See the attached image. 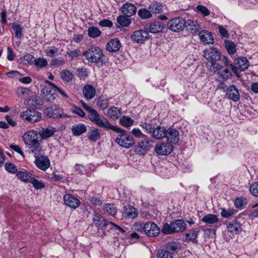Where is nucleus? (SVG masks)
Masks as SVG:
<instances>
[{"mask_svg":"<svg viewBox=\"0 0 258 258\" xmlns=\"http://www.w3.org/2000/svg\"><path fill=\"white\" fill-rule=\"evenodd\" d=\"M80 103L83 108L88 112V117L94 124L106 131L111 130L115 133L119 132L121 131L119 127L111 124L107 118L99 114L95 109L90 107L85 102L81 100Z\"/></svg>","mask_w":258,"mask_h":258,"instance_id":"nucleus-1","label":"nucleus"},{"mask_svg":"<svg viewBox=\"0 0 258 258\" xmlns=\"http://www.w3.org/2000/svg\"><path fill=\"white\" fill-rule=\"evenodd\" d=\"M83 55L89 62L95 63L98 67H102L108 60L102 49L97 46L91 47L84 51Z\"/></svg>","mask_w":258,"mask_h":258,"instance_id":"nucleus-2","label":"nucleus"},{"mask_svg":"<svg viewBox=\"0 0 258 258\" xmlns=\"http://www.w3.org/2000/svg\"><path fill=\"white\" fill-rule=\"evenodd\" d=\"M186 225L185 222L181 219L174 220L170 224L165 223L161 229V232L165 234H170L175 232H181L185 230Z\"/></svg>","mask_w":258,"mask_h":258,"instance_id":"nucleus-3","label":"nucleus"},{"mask_svg":"<svg viewBox=\"0 0 258 258\" xmlns=\"http://www.w3.org/2000/svg\"><path fill=\"white\" fill-rule=\"evenodd\" d=\"M204 56L211 63L217 61H223L225 67L229 65L227 58L223 55L221 56L220 51L216 48L211 47L204 50Z\"/></svg>","mask_w":258,"mask_h":258,"instance_id":"nucleus-4","label":"nucleus"},{"mask_svg":"<svg viewBox=\"0 0 258 258\" xmlns=\"http://www.w3.org/2000/svg\"><path fill=\"white\" fill-rule=\"evenodd\" d=\"M141 126L147 133L156 139H162L166 136V129L163 126L157 125L155 127L147 122H142Z\"/></svg>","mask_w":258,"mask_h":258,"instance_id":"nucleus-5","label":"nucleus"},{"mask_svg":"<svg viewBox=\"0 0 258 258\" xmlns=\"http://www.w3.org/2000/svg\"><path fill=\"white\" fill-rule=\"evenodd\" d=\"M121 131L117 133L120 135L115 139V142L120 146L125 148H129L134 145V139L131 135L126 133L124 130L119 128Z\"/></svg>","mask_w":258,"mask_h":258,"instance_id":"nucleus-6","label":"nucleus"},{"mask_svg":"<svg viewBox=\"0 0 258 258\" xmlns=\"http://www.w3.org/2000/svg\"><path fill=\"white\" fill-rule=\"evenodd\" d=\"M186 26V22L181 17H175L170 19L167 24V28L172 32H178L183 30Z\"/></svg>","mask_w":258,"mask_h":258,"instance_id":"nucleus-7","label":"nucleus"},{"mask_svg":"<svg viewBox=\"0 0 258 258\" xmlns=\"http://www.w3.org/2000/svg\"><path fill=\"white\" fill-rule=\"evenodd\" d=\"M24 120L32 123L39 121L41 119V113L35 109H27L20 115Z\"/></svg>","mask_w":258,"mask_h":258,"instance_id":"nucleus-8","label":"nucleus"},{"mask_svg":"<svg viewBox=\"0 0 258 258\" xmlns=\"http://www.w3.org/2000/svg\"><path fill=\"white\" fill-rule=\"evenodd\" d=\"M160 229L158 226L152 221H147L145 223L144 233L149 237H155L157 236Z\"/></svg>","mask_w":258,"mask_h":258,"instance_id":"nucleus-9","label":"nucleus"},{"mask_svg":"<svg viewBox=\"0 0 258 258\" xmlns=\"http://www.w3.org/2000/svg\"><path fill=\"white\" fill-rule=\"evenodd\" d=\"M131 38L134 43L143 44L149 38V32L145 30H137L133 32Z\"/></svg>","mask_w":258,"mask_h":258,"instance_id":"nucleus-10","label":"nucleus"},{"mask_svg":"<svg viewBox=\"0 0 258 258\" xmlns=\"http://www.w3.org/2000/svg\"><path fill=\"white\" fill-rule=\"evenodd\" d=\"M45 113L49 118H57L67 117L66 114L62 113V109L56 105L46 108Z\"/></svg>","mask_w":258,"mask_h":258,"instance_id":"nucleus-11","label":"nucleus"},{"mask_svg":"<svg viewBox=\"0 0 258 258\" xmlns=\"http://www.w3.org/2000/svg\"><path fill=\"white\" fill-rule=\"evenodd\" d=\"M151 142L147 138H145L135 146V152L139 155H144L150 149Z\"/></svg>","mask_w":258,"mask_h":258,"instance_id":"nucleus-12","label":"nucleus"},{"mask_svg":"<svg viewBox=\"0 0 258 258\" xmlns=\"http://www.w3.org/2000/svg\"><path fill=\"white\" fill-rule=\"evenodd\" d=\"M34 163L39 169L45 171L50 166V162L47 156L43 155H36Z\"/></svg>","mask_w":258,"mask_h":258,"instance_id":"nucleus-13","label":"nucleus"},{"mask_svg":"<svg viewBox=\"0 0 258 258\" xmlns=\"http://www.w3.org/2000/svg\"><path fill=\"white\" fill-rule=\"evenodd\" d=\"M122 213L123 217L126 220L134 219L138 216L137 209L130 204L123 206Z\"/></svg>","mask_w":258,"mask_h":258,"instance_id":"nucleus-14","label":"nucleus"},{"mask_svg":"<svg viewBox=\"0 0 258 258\" xmlns=\"http://www.w3.org/2000/svg\"><path fill=\"white\" fill-rule=\"evenodd\" d=\"M155 150L158 155H167L172 151L173 146L169 143H160L156 145Z\"/></svg>","mask_w":258,"mask_h":258,"instance_id":"nucleus-15","label":"nucleus"},{"mask_svg":"<svg viewBox=\"0 0 258 258\" xmlns=\"http://www.w3.org/2000/svg\"><path fill=\"white\" fill-rule=\"evenodd\" d=\"M165 138L167 139L169 144H176L178 142L179 139V133L175 128H169L166 130Z\"/></svg>","mask_w":258,"mask_h":258,"instance_id":"nucleus-16","label":"nucleus"},{"mask_svg":"<svg viewBox=\"0 0 258 258\" xmlns=\"http://www.w3.org/2000/svg\"><path fill=\"white\" fill-rule=\"evenodd\" d=\"M121 46V42L118 38H113L107 43L106 49L109 52H116L118 51Z\"/></svg>","mask_w":258,"mask_h":258,"instance_id":"nucleus-17","label":"nucleus"},{"mask_svg":"<svg viewBox=\"0 0 258 258\" xmlns=\"http://www.w3.org/2000/svg\"><path fill=\"white\" fill-rule=\"evenodd\" d=\"M226 95L227 98L234 102H237L240 98L238 90L235 85H231L227 88Z\"/></svg>","mask_w":258,"mask_h":258,"instance_id":"nucleus-18","label":"nucleus"},{"mask_svg":"<svg viewBox=\"0 0 258 258\" xmlns=\"http://www.w3.org/2000/svg\"><path fill=\"white\" fill-rule=\"evenodd\" d=\"M63 201L66 205L74 209H76L80 204V201L77 198L69 194L64 195Z\"/></svg>","mask_w":258,"mask_h":258,"instance_id":"nucleus-19","label":"nucleus"},{"mask_svg":"<svg viewBox=\"0 0 258 258\" xmlns=\"http://www.w3.org/2000/svg\"><path fill=\"white\" fill-rule=\"evenodd\" d=\"M201 41L206 44H213L214 39L211 32L203 30L200 31L198 34Z\"/></svg>","mask_w":258,"mask_h":258,"instance_id":"nucleus-20","label":"nucleus"},{"mask_svg":"<svg viewBox=\"0 0 258 258\" xmlns=\"http://www.w3.org/2000/svg\"><path fill=\"white\" fill-rule=\"evenodd\" d=\"M121 11L122 13L127 17H131L134 15L137 12L136 6L130 3H125L121 7Z\"/></svg>","mask_w":258,"mask_h":258,"instance_id":"nucleus-21","label":"nucleus"},{"mask_svg":"<svg viewBox=\"0 0 258 258\" xmlns=\"http://www.w3.org/2000/svg\"><path fill=\"white\" fill-rule=\"evenodd\" d=\"M23 140L25 143L28 145L39 141L37 134L34 131H29L25 133L23 136Z\"/></svg>","mask_w":258,"mask_h":258,"instance_id":"nucleus-22","label":"nucleus"},{"mask_svg":"<svg viewBox=\"0 0 258 258\" xmlns=\"http://www.w3.org/2000/svg\"><path fill=\"white\" fill-rule=\"evenodd\" d=\"M163 248L167 251H169L170 253L173 255L181 249V245L179 242L172 241L165 243Z\"/></svg>","mask_w":258,"mask_h":258,"instance_id":"nucleus-23","label":"nucleus"},{"mask_svg":"<svg viewBox=\"0 0 258 258\" xmlns=\"http://www.w3.org/2000/svg\"><path fill=\"white\" fill-rule=\"evenodd\" d=\"M200 230L197 228L192 229L188 233L185 234V241L186 242L192 241L194 243H197V240Z\"/></svg>","mask_w":258,"mask_h":258,"instance_id":"nucleus-24","label":"nucleus"},{"mask_svg":"<svg viewBox=\"0 0 258 258\" xmlns=\"http://www.w3.org/2000/svg\"><path fill=\"white\" fill-rule=\"evenodd\" d=\"M164 28V24L160 21H155L150 25L149 31L152 33L161 32Z\"/></svg>","mask_w":258,"mask_h":258,"instance_id":"nucleus-25","label":"nucleus"},{"mask_svg":"<svg viewBox=\"0 0 258 258\" xmlns=\"http://www.w3.org/2000/svg\"><path fill=\"white\" fill-rule=\"evenodd\" d=\"M83 93L85 98L87 99H92L95 95V88L90 85H86L83 89Z\"/></svg>","mask_w":258,"mask_h":258,"instance_id":"nucleus-26","label":"nucleus"},{"mask_svg":"<svg viewBox=\"0 0 258 258\" xmlns=\"http://www.w3.org/2000/svg\"><path fill=\"white\" fill-rule=\"evenodd\" d=\"M86 131V126L83 123L75 124L72 127V132L75 136H80Z\"/></svg>","mask_w":258,"mask_h":258,"instance_id":"nucleus-27","label":"nucleus"},{"mask_svg":"<svg viewBox=\"0 0 258 258\" xmlns=\"http://www.w3.org/2000/svg\"><path fill=\"white\" fill-rule=\"evenodd\" d=\"M93 221L95 225H99L100 227H107L108 226L109 221L104 219L99 214L95 213L94 215Z\"/></svg>","mask_w":258,"mask_h":258,"instance_id":"nucleus-28","label":"nucleus"},{"mask_svg":"<svg viewBox=\"0 0 258 258\" xmlns=\"http://www.w3.org/2000/svg\"><path fill=\"white\" fill-rule=\"evenodd\" d=\"M39 132L42 139H47L53 136L56 132V128L54 127L49 126L46 128H42Z\"/></svg>","mask_w":258,"mask_h":258,"instance_id":"nucleus-29","label":"nucleus"},{"mask_svg":"<svg viewBox=\"0 0 258 258\" xmlns=\"http://www.w3.org/2000/svg\"><path fill=\"white\" fill-rule=\"evenodd\" d=\"M55 88H48L46 89L45 93H44V99L48 102H52L56 98V94L55 93Z\"/></svg>","mask_w":258,"mask_h":258,"instance_id":"nucleus-30","label":"nucleus"},{"mask_svg":"<svg viewBox=\"0 0 258 258\" xmlns=\"http://www.w3.org/2000/svg\"><path fill=\"white\" fill-rule=\"evenodd\" d=\"M120 114V109L115 106L110 107L107 112V116L113 120L118 119Z\"/></svg>","mask_w":258,"mask_h":258,"instance_id":"nucleus-31","label":"nucleus"},{"mask_svg":"<svg viewBox=\"0 0 258 258\" xmlns=\"http://www.w3.org/2000/svg\"><path fill=\"white\" fill-rule=\"evenodd\" d=\"M228 230L233 233L237 234L242 230L241 224L236 221H233L229 223L227 226Z\"/></svg>","mask_w":258,"mask_h":258,"instance_id":"nucleus-32","label":"nucleus"},{"mask_svg":"<svg viewBox=\"0 0 258 258\" xmlns=\"http://www.w3.org/2000/svg\"><path fill=\"white\" fill-rule=\"evenodd\" d=\"M164 6L160 3L154 2L148 6V9L151 13L159 14L163 11Z\"/></svg>","mask_w":258,"mask_h":258,"instance_id":"nucleus-33","label":"nucleus"},{"mask_svg":"<svg viewBox=\"0 0 258 258\" xmlns=\"http://www.w3.org/2000/svg\"><path fill=\"white\" fill-rule=\"evenodd\" d=\"M236 65L239 70L243 71L248 68L249 63L246 57H241L237 59Z\"/></svg>","mask_w":258,"mask_h":258,"instance_id":"nucleus-34","label":"nucleus"},{"mask_svg":"<svg viewBox=\"0 0 258 258\" xmlns=\"http://www.w3.org/2000/svg\"><path fill=\"white\" fill-rule=\"evenodd\" d=\"M201 221L206 224H213L218 222L219 218L216 215L209 214L204 216Z\"/></svg>","mask_w":258,"mask_h":258,"instance_id":"nucleus-35","label":"nucleus"},{"mask_svg":"<svg viewBox=\"0 0 258 258\" xmlns=\"http://www.w3.org/2000/svg\"><path fill=\"white\" fill-rule=\"evenodd\" d=\"M101 137L100 130L97 128L94 127L88 133V139L92 142H96Z\"/></svg>","mask_w":258,"mask_h":258,"instance_id":"nucleus-36","label":"nucleus"},{"mask_svg":"<svg viewBox=\"0 0 258 258\" xmlns=\"http://www.w3.org/2000/svg\"><path fill=\"white\" fill-rule=\"evenodd\" d=\"M211 64V72L214 73H217L218 74L224 67L227 68V67L224 66V63L223 61H217V62H212Z\"/></svg>","mask_w":258,"mask_h":258,"instance_id":"nucleus-37","label":"nucleus"},{"mask_svg":"<svg viewBox=\"0 0 258 258\" xmlns=\"http://www.w3.org/2000/svg\"><path fill=\"white\" fill-rule=\"evenodd\" d=\"M60 77L65 82H71L74 77L73 73L69 70L65 69L61 71L60 73Z\"/></svg>","mask_w":258,"mask_h":258,"instance_id":"nucleus-38","label":"nucleus"},{"mask_svg":"<svg viewBox=\"0 0 258 258\" xmlns=\"http://www.w3.org/2000/svg\"><path fill=\"white\" fill-rule=\"evenodd\" d=\"M103 211L112 216H114L117 213L116 206L112 204H105L103 207Z\"/></svg>","mask_w":258,"mask_h":258,"instance_id":"nucleus-39","label":"nucleus"},{"mask_svg":"<svg viewBox=\"0 0 258 258\" xmlns=\"http://www.w3.org/2000/svg\"><path fill=\"white\" fill-rule=\"evenodd\" d=\"M138 15L142 19H148L152 17L150 10L145 8L139 9L138 11Z\"/></svg>","mask_w":258,"mask_h":258,"instance_id":"nucleus-40","label":"nucleus"},{"mask_svg":"<svg viewBox=\"0 0 258 258\" xmlns=\"http://www.w3.org/2000/svg\"><path fill=\"white\" fill-rule=\"evenodd\" d=\"M29 146H30V151L34 154L35 157H36V155H40V152L42 150V148L39 141L32 144Z\"/></svg>","mask_w":258,"mask_h":258,"instance_id":"nucleus-41","label":"nucleus"},{"mask_svg":"<svg viewBox=\"0 0 258 258\" xmlns=\"http://www.w3.org/2000/svg\"><path fill=\"white\" fill-rule=\"evenodd\" d=\"M128 17L125 15L119 16L117 18V21L121 26L127 27L131 23V20L128 18Z\"/></svg>","mask_w":258,"mask_h":258,"instance_id":"nucleus-42","label":"nucleus"},{"mask_svg":"<svg viewBox=\"0 0 258 258\" xmlns=\"http://www.w3.org/2000/svg\"><path fill=\"white\" fill-rule=\"evenodd\" d=\"M225 47L230 54H233L236 52V46L235 44L230 40L224 41Z\"/></svg>","mask_w":258,"mask_h":258,"instance_id":"nucleus-43","label":"nucleus"},{"mask_svg":"<svg viewBox=\"0 0 258 258\" xmlns=\"http://www.w3.org/2000/svg\"><path fill=\"white\" fill-rule=\"evenodd\" d=\"M98 107L101 110H104L107 108L109 105V99L100 97L97 103Z\"/></svg>","mask_w":258,"mask_h":258,"instance_id":"nucleus-44","label":"nucleus"},{"mask_svg":"<svg viewBox=\"0 0 258 258\" xmlns=\"http://www.w3.org/2000/svg\"><path fill=\"white\" fill-rule=\"evenodd\" d=\"M17 176L21 180L27 183L30 182L32 178H33L28 172L25 171H19L17 173Z\"/></svg>","mask_w":258,"mask_h":258,"instance_id":"nucleus-45","label":"nucleus"},{"mask_svg":"<svg viewBox=\"0 0 258 258\" xmlns=\"http://www.w3.org/2000/svg\"><path fill=\"white\" fill-rule=\"evenodd\" d=\"M119 122L122 126L128 127L133 124L134 120L129 116H123L120 118Z\"/></svg>","mask_w":258,"mask_h":258,"instance_id":"nucleus-46","label":"nucleus"},{"mask_svg":"<svg viewBox=\"0 0 258 258\" xmlns=\"http://www.w3.org/2000/svg\"><path fill=\"white\" fill-rule=\"evenodd\" d=\"M88 34L92 38H96L101 35V31L97 27H91L88 30Z\"/></svg>","mask_w":258,"mask_h":258,"instance_id":"nucleus-47","label":"nucleus"},{"mask_svg":"<svg viewBox=\"0 0 258 258\" xmlns=\"http://www.w3.org/2000/svg\"><path fill=\"white\" fill-rule=\"evenodd\" d=\"M156 256L157 258H173L169 251H167L164 248L158 251Z\"/></svg>","mask_w":258,"mask_h":258,"instance_id":"nucleus-48","label":"nucleus"},{"mask_svg":"<svg viewBox=\"0 0 258 258\" xmlns=\"http://www.w3.org/2000/svg\"><path fill=\"white\" fill-rule=\"evenodd\" d=\"M34 61L35 66L38 68H42L47 66L48 64L47 60L43 57H38Z\"/></svg>","mask_w":258,"mask_h":258,"instance_id":"nucleus-49","label":"nucleus"},{"mask_svg":"<svg viewBox=\"0 0 258 258\" xmlns=\"http://www.w3.org/2000/svg\"><path fill=\"white\" fill-rule=\"evenodd\" d=\"M219 75L220 77L223 80L225 81L228 79H230L232 76V73L230 72L229 69L227 68L222 70Z\"/></svg>","mask_w":258,"mask_h":258,"instance_id":"nucleus-50","label":"nucleus"},{"mask_svg":"<svg viewBox=\"0 0 258 258\" xmlns=\"http://www.w3.org/2000/svg\"><path fill=\"white\" fill-rule=\"evenodd\" d=\"M145 223L141 222H136L132 225V229L135 231L143 233L144 232Z\"/></svg>","mask_w":258,"mask_h":258,"instance_id":"nucleus-51","label":"nucleus"},{"mask_svg":"<svg viewBox=\"0 0 258 258\" xmlns=\"http://www.w3.org/2000/svg\"><path fill=\"white\" fill-rule=\"evenodd\" d=\"M45 52L47 56L53 57V56L57 55L58 49L55 46H51L48 47L45 50Z\"/></svg>","mask_w":258,"mask_h":258,"instance_id":"nucleus-52","label":"nucleus"},{"mask_svg":"<svg viewBox=\"0 0 258 258\" xmlns=\"http://www.w3.org/2000/svg\"><path fill=\"white\" fill-rule=\"evenodd\" d=\"M12 29L15 32V37L18 38H20L22 36V28L21 26L18 24H13Z\"/></svg>","mask_w":258,"mask_h":258,"instance_id":"nucleus-53","label":"nucleus"},{"mask_svg":"<svg viewBox=\"0 0 258 258\" xmlns=\"http://www.w3.org/2000/svg\"><path fill=\"white\" fill-rule=\"evenodd\" d=\"M246 204L247 200L244 198H237L235 200V206L237 208H243Z\"/></svg>","mask_w":258,"mask_h":258,"instance_id":"nucleus-54","label":"nucleus"},{"mask_svg":"<svg viewBox=\"0 0 258 258\" xmlns=\"http://www.w3.org/2000/svg\"><path fill=\"white\" fill-rule=\"evenodd\" d=\"M196 10L200 13L204 17L208 16L210 15V12L208 9L204 6L198 5L196 7Z\"/></svg>","mask_w":258,"mask_h":258,"instance_id":"nucleus-55","label":"nucleus"},{"mask_svg":"<svg viewBox=\"0 0 258 258\" xmlns=\"http://www.w3.org/2000/svg\"><path fill=\"white\" fill-rule=\"evenodd\" d=\"M187 25L191 27V30L192 33H196L200 29V25L197 21L188 20L187 21Z\"/></svg>","mask_w":258,"mask_h":258,"instance_id":"nucleus-56","label":"nucleus"},{"mask_svg":"<svg viewBox=\"0 0 258 258\" xmlns=\"http://www.w3.org/2000/svg\"><path fill=\"white\" fill-rule=\"evenodd\" d=\"M77 75L80 79H85L88 77L87 69L84 68H80L77 70Z\"/></svg>","mask_w":258,"mask_h":258,"instance_id":"nucleus-57","label":"nucleus"},{"mask_svg":"<svg viewBox=\"0 0 258 258\" xmlns=\"http://www.w3.org/2000/svg\"><path fill=\"white\" fill-rule=\"evenodd\" d=\"M204 237L207 238H213L215 236L216 230L213 228L204 229Z\"/></svg>","mask_w":258,"mask_h":258,"instance_id":"nucleus-58","label":"nucleus"},{"mask_svg":"<svg viewBox=\"0 0 258 258\" xmlns=\"http://www.w3.org/2000/svg\"><path fill=\"white\" fill-rule=\"evenodd\" d=\"M5 168L7 171L12 173H15L17 171L16 166L11 162H7L5 164Z\"/></svg>","mask_w":258,"mask_h":258,"instance_id":"nucleus-59","label":"nucleus"},{"mask_svg":"<svg viewBox=\"0 0 258 258\" xmlns=\"http://www.w3.org/2000/svg\"><path fill=\"white\" fill-rule=\"evenodd\" d=\"M30 182L32 183L33 186L37 189H41L45 187V185L43 183L34 178H32Z\"/></svg>","mask_w":258,"mask_h":258,"instance_id":"nucleus-60","label":"nucleus"},{"mask_svg":"<svg viewBox=\"0 0 258 258\" xmlns=\"http://www.w3.org/2000/svg\"><path fill=\"white\" fill-rule=\"evenodd\" d=\"M251 194L255 197H258V182L251 184L249 188Z\"/></svg>","mask_w":258,"mask_h":258,"instance_id":"nucleus-61","label":"nucleus"},{"mask_svg":"<svg viewBox=\"0 0 258 258\" xmlns=\"http://www.w3.org/2000/svg\"><path fill=\"white\" fill-rule=\"evenodd\" d=\"M234 214V211L232 209L226 210L224 208H222L221 212V216L224 218H228L230 216L233 215Z\"/></svg>","mask_w":258,"mask_h":258,"instance_id":"nucleus-62","label":"nucleus"},{"mask_svg":"<svg viewBox=\"0 0 258 258\" xmlns=\"http://www.w3.org/2000/svg\"><path fill=\"white\" fill-rule=\"evenodd\" d=\"M64 60L63 59L55 58L51 60L50 65L53 67H58L63 64Z\"/></svg>","mask_w":258,"mask_h":258,"instance_id":"nucleus-63","label":"nucleus"},{"mask_svg":"<svg viewBox=\"0 0 258 258\" xmlns=\"http://www.w3.org/2000/svg\"><path fill=\"white\" fill-rule=\"evenodd\" d=\"M219 33L221 36L224 38H228L229 34L226 29L223 26L220 25L218 27Z\"/></svg>","mask_w":258,"mask_h":258,"instance_id":"nucleus-64","label":"nucleus"}]
</instances>
